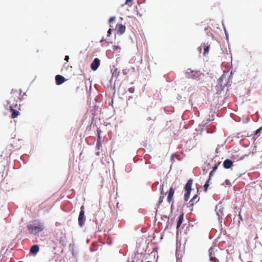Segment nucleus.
Listing matches in <instances>:
<instances>
[{
	"label": "nucleus",
	"instance_id": "1",
	"mask_svg": "<svg viewBox=\"0 0 262 262\" xmlns=\"http://www.w3.org/2000/svg\"><path fill=\"white\" fill-rule=\"evenodd\" d=\"M21 92L20 90H12L11 93V96L8 102L10 111L12 113L11 118L13 119L16 118L19 115V111L16 109L19 110L20 105H18L17 102L21 99L20 98Z\"/></svg>",
	"mask_w": 262,
	"mask_h": 262
},
{
	"label": "nucleus",
	"instance_id": "2",
	"mask_svg": "<svg viewBox=\"0 0 262 262\" xmlns=\"http://www.w3.org/2000/svg\"><path fill=\"white\" fill-rule=\"evenodd\" d=\"M28 229L30 233L36 235L44 229L43 224L39 221H34L28 225Z\"/></svg>",
	"mask_w": 262,
	"mask_h": 262
},
{
	"label": "nucleus",
	"instance_id": "3",
	"mask_svg": "<svg viewBox=\"0 0 262 262\" xmlns=\"http://www.w3.org/2000/svg\"><path fill=\"white\" fill-rule=\"evenodd\" d=\"M185 74L187 78L195 79L198 78L201 73L200 71H192L191 69H188Z\"/></svg>",
	"mask_w": 262,
	"mask_h": 262
},
{
	"label": "nucleus",
	"instance_id": "4",
	"mask_svg": "<svg viewBox=\"0 0 262 262\" xmlns=\"http://www.w3.org/2000/svg\"><path fill=\"white\" fill-rule=\"evenodd\" d=\"M85 220L84 207V206H82L80 208V211L78 217V224L80 227L83 226L84 224Z\"/></svg>",
	"mask_w": 262,
	"mask_h": 262
},
{
	"label": "nucleus",
	"instance_id": "5",
	"mask_svg": "<svg viewBox=\"0 0 262 262\" xmlns=\"http://www.w3.org/2000/svg\"><path fill=\"white\" fill-rule=\"evenodd\" d=\"M100 60L98 58L94 59L91 65V68L93 71H96L100 66Z\"/></svg>",
	"mask_w": 262,
	"mask_h": 262
},
{
	"label": "nucleus",
	"instance_id": "6",
	"mask_svg": "<svg viewBox=\"0 0 262 262\" xmlns=\"http://www.w3.org/2000/svg\"><path fill=\"white\" fill-rule=\"evenodd\" d=\"M210 47V45L208 43H204L202 44L198 49L201 51L202 48H203L204 50L203 55L204 56H205L208 53Z\"/></svg>",
	"mask_w": 262,
	"mask_h": 262
},
{
	"label": "nucleus",
	"instance_id": "7",
	"mask_svg": "<svg viewBox=\"0 0 262 262\" xmlns=\"http://www.w3.org/2000/svg\"><path fill=\"white\" fill-rule=\"evenodd\" d=\"M116 29L117 33L119 34H123L126 30L125 26L121 24H117L116 26Z\"/></svg>",
	"mask_w": 262,
	"mask_h": 262
},
{
	"label": "nucleus",
	"instance_id": "8",
	"mask_svg": "<svg viewBox=\"0 0 262 262\" xmlns=\"http://www.w3.org/2000/svg\"><path fill=\"white\" fill-rule=\"evenodd\" d=\"M65 81V78L60 75H57L55 76V81L57 85H60L62 84Z\"/></svg>",
	"mask_w": 262,
	"mask_h": 262
},
{
	"label": "nucleus",
	"instance_id": "9",
	"mask_svg": "<svg viewBox=\"0 0 262 262\" xmlns=\"http://www.w3.org/2000/svg\"><path fill=\"white\" fill-rule=\"evenodd\" d=\"M174 193V189L171 187L168 191V196H167V202L170 203L172 202V198Z\"/></svg>",
	"mask_w": 262,
	"mask_h": 262
},
{
	"label": "nucleus",
	"instance_id": "10",
	"mask_svg": "<svg viewBox=\"0 0 262 262\" xmlns=\"http://www.w3.org/2000/svg\"><path fill=\"white\" fill-rule=\"evenodd\" d=\"M233 165V162L229 159L225 160L223 162V166L225 169H229Z\"/></svg>",
	"mask_w": 262,
	"mask_h": 262
},
{
	"label": "nucleus",
	"instance_id": "11",
	"mask_svg": "<svg viewBox=\"0 0 262 262\" xmlns=\"http://www.w3.org/2000/svg\"><path fill=\"white\" fill-rule=\"evenodd\" d=\"M199 198L198 195H194L188 203V207H192L195 203H196L199 201Z\"/></svg>",
	"mask_w": 262,
	"mask_h": 262
},
{
	"label": "nucleus",
	"instance_id": "12",
	"mask_svg": "<svg viewBox=\"0 0 262 262\" xmlns=\"http://www.w3.org/2000/svg\"><path fill=\"white\" fill-rule=\"evenodd\" d=\"M193 183L192 179H190L188 180L187 181L185 187L184 189L185 191H191V187Z\"/></svg>",
	"mask_w": 262,
	"mask_h": 262
},
{
	"label": "nucleus",
	"instance_id": "13",
	"mask_svg": "<svg viewBox=\"0 0 262 262\" xmlns=\"http://www.w3.org/2000/svg\"><path fill=\"white\" fill-rule=\"evenodd\" d=\"M184 220V213H182L179 216L178 221L177 222V229H178L181 226L182 223Z\"/></svg>",
	"mask_w": 262,
	"mask_h": 262
},
{
	"label": "nucleus",
	"instance_id": "14",
	"mask_svg": "<svg viewBox=\"0 0 262 262\" xmlns=\"http://www.w3.org/2000/svg\"><path fill=\"white\" fill-rule=\"evenodd\" d=\"M39 246L37 245H34L31 247L30 252L33 254H35L39 251Z\"/></svg>",
	"mask_w": 262,
	"mask_h": 262
},
{
	"label": "nucleus",
	"instance_id": "15",
	"mask_svg": "<svg viewBox=\"0 0 262 262\" xmlns=\"http://www.w3.org/2000/svg\"><path fill=\"white\" fill-rule=\"evenodd\" d=\"M221 164V162H218L217 164H216L213 167L212 170L210 172L209 174V179L211 178V177L213 176V173L214 171L217 169L218 166Z\"/></svg>",
	"mask_w": 262,
	"mask_h": 262
},
{
	"label": "nucleus",
	"instance_id": "16",
	"mask_svg": "<svg viewBox=\"0 0 262 262\" xmlns=\"http://www.w3.org/2000/svg\"><path fill=\"white\" fill-rule=\"evenodd\" d=\"M209 254L210 258H211L213 259V258L215 257V253L213 251V248L212 247H211L209 249Z\"/></svg>",
	"mask_w": 262,
	"mask_h": 262
},
{
	"label": "nucleus",
	"instance_id": "17",
	"mask_svg": "<svg viewBox=\"0 0 262 262\" xmlns=\"http://www.w3.org/2000/svg\"><path fill=\"white\" fill-rule=\"evenodd\" d=\"M216 93L220 94L222 91L223 90V87L221 84H217L216 86Z\"/></svg>",
	"mask_w": 262,
	"mask_h": 262
},
{
	"label": "nucleus",
	"instance_id": "18",
	"mask_svg": "<svg viewBox=\"0 0 262 262\" xmlns=\"http://www.w3.org/2000/svg\"><path fill=\"white\" fill-rule=\"evenodd\" d=\"M191 191H186V193L184 195V200L185 201H187L190 197Z\"/></svg>",
	"mask_w": 262,
	"mask_h": 262
},
{
	"label": "nucleus",
	"instance_id": "19",
	"mask_svg": "<svg viewBox=\"0 0 262 262\" xmlns=\"http://www.w3.org/2000/svg\"><path fill=\"white\" fill-rule=\"evenodd\" d=\"M209 180H210V179L209 178V179H208V181L205 183V185H204V191H205V192H206V191H207V189H208V187H209Z\"/></svg>",
	"mask_w": 262,
	"mask_h": 262
},
{
	"label": "nucleus",
	"instance_id": "20",
	"mask_svg": "<svg viewBox=\"0 0 262 262\" xmlns=\"http://www.w3.org/2000/svg\"><path fill=\"white\" fill-rule=\"evenodd\" d=\"M101 147H102L101 142H97V145H96L97 149L99 150Z\"/></svg>",
	"mask_w": 262,
	"mask_h": 262
},
{
	"label": "nucleus",
	"instance_id": "21",
	"mask_svg": "<svg viewBox=\"0 0 262 262\" xmlns=\"http://www.w3.org/2000/svg\"><path fill=\"white\" fill-rule=\"evenodd\" d=\"M163 188H164L163 185L160 186L161 194H162L163 195H164V191Z\"/></svg>",
	"mask_w": 262,
	"mask_h": 262
},
{
	"label": "nucleus",
	"instance_id": "22",
	"mask_svg": "<svg viewBox=\"0 0 262 262\" xmlns=\"http://www.w3.org/2000/svg\"><path fill=\"white\" fill-rule=\"evenodd\" d=\"M132 1L133 0H125V4L130 6H132V4H130V3H131Z\"/></svg>",
	"mask_w": 262,
	"mask_h": 262
},
{
	"label": "nucleus",
	"instance_id": "23",
	"mask_svg": "<svg viewBox=\"0 0 262 262\" xmlns=\"http://www.w3.org/2000/svg\"><path fill=\"white\" fill-rule=\"evenodd\" d=\"M128 91L130 93H133L135 91V88L134 87H131L128 89Z\"/></svg>",
	"mask_w": 262,
	"mask_h": 262
},
{
	"label": "nucleus",
	"instance_id": "24",
	"mask_svg": "<svg viewBox=\"0 0 262 262\" xmlns=\"http://www.w3.org/2000/svg\"><path fill=\"white\" fill-rule=\"evenodd\" d=\"M210 262H219L218 259L216 258V257H214L213 259L210 258Z\"/></svg>",
	"mask_w": 262,
	"mask_h": 262
},
{
	"label": "nucleus",
	"instance_id": "25",
	"mask_svg": "<svg viewBox=\"0 0 262 262\" xmlns=\"http://www.w3.org/2000/svg\"><path fill=\"white\" fill-rule=\"evenodd\" d=\"M115 19H116V17L115 16L110 17V18L109 19V23H111L113 22L114 21H115Z\"/></svg>",
	"mask_w": 262,
	"mask_h": 262
},
{
	"label": "nucleus",
	"instance_id": "26",
	"mask_svg": "<svg viewBox=\"0 0 262 262\" xmlns=\"http://www.w3.org/2000/svg\"><path fill=\"white\" fill-rule=\"evenodd\" d=\"M97 142H101V136L100 135H98V137H97Z\"/></svg>",
	"mask_w": 262,
	"mask_h": 262
},
{
	"label": "nucleus",
	"instance_id": "27",
	"mask_svg": "<svg viewBox=\"0 0 262 262\" xmlns=\"http://www.w3.org/2000/svg\"><path fill=\"white\" fill-rule=\"evenodd\" d=\"M163 198H164V195L160 196V198H159V203H161L163 201Z\"/></svg>",
	"mask_w": 262,
	"mask_h": 262
},
{
	"label": "nucleus",
	"instance_id": "28",
	"mask_svg": "<svg viewBox=\"0 0 262 262\" xmlns=\"http://www.w3.org/2000/svg\"><path fill=\"white\" fill-rule=\"evenodd\" d=\"M69 59V56H66L64 60H66L67 61H68Z\"/></svg>",
	"mask_w": 262,
	"mask_h": 262
},
{
	"label": "nucleus",
	"instance_id": "29",
	"mask_svg": "<svg viewBox=\"0 0 262 262\" xmlns=\"http://www.w3.org/2000/svg\"><path fill=\"white\" fill-rule=\"evenodd\" d=\"M97 132L98 135H100V134H101V130H100V129H97Z\"/></svg>",
	"mask_w": 262,
	"mask_h": 262
},
{
	"label": "nucleus",
	"instance_id": "30",
	"mask_svg": "<svg viewBox=\"0 0 262 262\" xmlns=\"http://www.w3.org/2000/svg\"><path fill=\"white\" fill-rule=\"evenodd\" d=\"M111 32H112V29H110L108 31H107V33L108 34H111Z\"/></svg>",
	"mask_w": 262,
	"mask_h": 262
},
{
	"label": "nucleus",
	"instance_id": "31",
	"mask_svg": "<svg viewBox=\"0 0 262 262\" xmlns=\"http://www.w3.org/2000/svg\"><path fill=\"white\" fill-rule=\"evenodd\" d=\"M260 130H261V128H259L257 130H256V134H257L258 133H259Z\"/></svg>",
	"mask_w": 262,
	"mask_h": 262
},
{
	"label": "nucleus",
	"instance_id": "32",
	"mask_svg": "<svg viewBox=\"0 0 262 262\" xmlns=\"http://www.w3.org/2000/svg\"><path fill=\"white\" fill-rule=\"evenodd\" d=\"M116 72H117V69L115 70L113 75H114L115 74V73H116Z\"/></svg>",
	"mask_w": 262,
	"mask_h": 262
},
{
	"label": "nucleus",
	"instance_id": "33",
	"mask_svg": "<svg viewBox=\"0 0 262 262\" xmlns=\"http://www.w3.org/2000/svg\"><path fill=\"white\" fill-rule=\"evenodd\" d=\"M121 91V89L120 88L119 89V92H120Z\"/></svg>",
	"mask_w": 262,
	"mask_h": 262
},
{
	"label": "nucleus",
	"instance_id": "34",
	"mask_svg": "<svg viewBox=\"0 0 262 262\" xmlns=\"http://www.w3.org/2000/svg\"><path fill=\"white\" fill-rule=\"evenodd\" d=\"M97 155L99 156V152H97Z\"/></svg>",
	"mask_w": 262,
	"mask_h": 262
}]
</instances>
